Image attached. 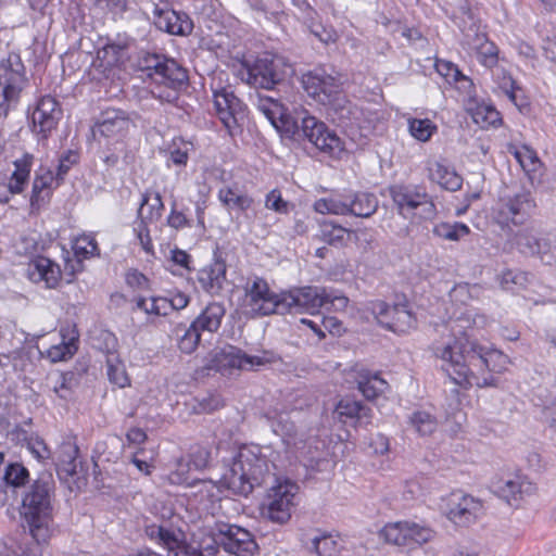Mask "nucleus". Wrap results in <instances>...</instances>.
<instances>
[{
	"instance_id": "obj_1",
	"label": "nucleus",
	"mask_w": 556,
	"mask_h": 556,
	"mask_svg": "<svg viewBox=\"0 0 556 556\" xmlns=\"http://www.w3.org/2000/svg\"><path fill=\"white\" fill-rule=\"evenodd\" d=\"M488 317L473 307H466L446 327L448 332L432 344L434 355L442 361V369L457 386L491 387L493 372L503 371L508 357L501 351L481 345L469 338L467 328H483Z\"/></svg>"
},
{
	"instance_id": "obj_2",
	"label": "nucleus",
	"mask_w": 556,
	"mask_h": 556,
	"mask_svg": "<svg viewBox=\"0 0 556 556\" xmlns=\"http://www.w3.org/2000/svg\"><path fill=\"white\" fill-rule=\"evenodd\" d=\"M147 534L164 544L173 556H215L219 546L237 556H253L257 551L252 534L235 525L220 523L210 535H193L186 542L180 529L166 526H150Z\"/></svg>"
},
{
	"instance_id": "obj_3",
	"label": "nucleus",
	"mask_w": 556,
	"mask_h": 556,
	"mask_svg": "<svg viewBox=\"0 0 556 556\" xmlns=\"http://www.w3.org/2000/svg\"><path fill=\"white\" fill-rule=\"evenodd\" d=\"M54 481L50 473L41 475L29 486L22 501L21 516L35 542L49 541L53 525Z\"/></svg>"
},
{
	"instance_id": "obj_4",
	"label": "nucleus",
	"mask_w": 556,
	"mask_h": 556,
	"mask_svg": "<svg viewBox=\"0 0 556 556\" xmlns=\"http://www.w3.org/2000/svg\"><path fill=\"white\" fill-rule=\"evenodd\" d=\"M273 476L269 462L251 447L240 448L222 477L223 484L236 495L248 496Z\"/></svg>"
},
{
	"instance_id": "obj_5",
	"label": "nucleus",
	"mask_w": 556,
	"mask_h": 556,
	"mask_svg": "<svg viewBox=\"0 0 556 556\" xmlns=\"http://www.w3.org/2000/svg\"><path fill=\"white\" fill-rule=\"evenodd\" d=\"M292 74L293 67L283 56L265 53L247 66L243 80L255 88L271 90Z\"/></svg>"
},
{
	"instance_id": "obj_6",
	"label": "nucleus",
	"mask_w": 556,
	"mask_h": 556,
	"mask_svg": "<svg viewBox=\"0 0 556 556\" xmlns=\"http://www.w3.org/2000/svg\"><path fill=\"white\" fill-rule=\"evenodd\" d=\"M287 137L300 140L306 138L318 150L334 154L343 150L342 141L334 131L329 130L327 125L312 115L301 118V124L290 122L285 128Z\"/></svg>"
},
{
	"instance_id": "obj_7",
	"label": "nucleus",
	"mask_w": 556,
	"mask_h": 556,
	"mask_svg": "<svg viewBox=\"0 0 556 556\" xmlns=\"http://www.w3.org/2000/svg\"><path fill=\"white\" fill-rule=\"evenodd\" d=\"M390 195L399 213L408 218L418 214L421 218L430 219L435 215V205L431 197L415 186H393Z\"/></svg>"
},
{
	"instance_id": "obj_8",
	"label": "nucleus",
	"mask_w": 556,
	"mask_h": 556,
	"mask_svg": "<svg viewBox=\"0 0 556 556\" xmlns=\"http://www.w3.org/2000/svg\"><path fill=\"white\" fill-rule=\"evenodd\" d=\"M282 292L275 294L263 278L256 277L247 283L243 306L252 317L282 314Z\"/></svg>"
},
{
	"instance_id": "obj_9",
	"label": "nucleus",
	"mask_w": 556,
	"mask_h": 556,
	"mask_svg": "<svg viewBox=\"0 0 556 556\" xmlns=\"http://www.w3.org/2000/svg\"><path fill=\"white\" fill-rule=\"evenodd\" d=\"M298 489V485L290 481L271 486L263 504V515L278 525L289 521Z\"/></svg>"
},
{
	"instance_id": "obj_10",
	"label": "nucleus",
	"mask_w": 556,
	"mask_h": 556,
	"mask_svg": "<svg viewBox=\"0 0 556 556\" xmlns=\"http://www.w3.org/2000/svg\"><path fill=\"white\" fill-rule=\"evenodd\" d=\"M216 114L230 136L237 134L245 121V106L230 87L213 89Z\"/></svg>"
},
{
	"instance_id": "obj_11",
	"label": "nucleus",
	"mask_w": 556,
	"mask_h": 556,
	"mask_svg": "<svg viewBox=\"0 0 556 556\" xmlns=\"http://www.w3.org/2000/svg\"><path fill=\"white\" fill-rule=\"evenodd\" d=\"M328 291L325 288L306 286L282 292V315L314 313L327 304Z\"/></svg>"
},
{
	"instance_id": "obj_12",
	"label": "nucleus",
	"mask_w": 556,
	"mask_h": 556,
	"mask_svg": "<svg viewBox=\"0 0 556 556\" xmlns=\"http://www.w3.org/2000/svg\"><path fill=\"white\" fill-rule=\"evenodd\" d=\"M141 68L155 84L185 86L188 75L176 61L157 54H147L141 61Z\"/></svg>"
},
{
	"instance_id": "obj_13",
	"label": "nucleus",
	"mask_w": 556,
	"mask_h": 556,
	"mask_svg": "<svg viewBox=\"0 0 556 556\" xmlns=\"http://www.w3.org/2000/svg\"><path fill=\"white\" fill-rule=\"evenodd\" d=\"M445 514L454 525L468 527L483 515V504L472 495L455 492L447 498Z\"/></svg>"
},
{
	"instance_id": "obj_14",
	"label": "nucleus",
	"mask_w": 556,
	"mask_h": 556,
	"mask_svg": "<svg viewBox=\"0 0 556 556\" xmlns=\"http://www.w3.org/2000/svg\"><path fill=\"white\" fill-rule=\"evenodd\" d=\"M369 309L377 321L391 331L404 333L415 327V318L406 304L390 306L383 301H375L369 304Z\"/></svg>"
},
{
	"instance_id": "obj_15",
	"label": "nucleus",
	"mask_w": 556,
	"mask_h": 556,
	"mask_svg": "<svg viewBox=\"0 0 556 556\" xmlns=\"http://www.w3.org/2000/svg\"><path fill=\"white\" fill-rule=\"evenodd\" d=\"M301 83L307 94L321 104L332 101L341 86L340 79L326 73L324 68L303 74Z\"/></svg>"
},
{
	"instance_id": "obj_16",
	"label": "nucleus",
	"mask_w": 556,
	"mask_h": 556,
	"mask_svg": "<svg viewBox=\"0 0 556 556\" xmlns=\"http://www.w3.org/2000/svg\"><path fill=\"white\" fill-rule=\"evenodd\" d=\"M491 71L495 84L494 92L497 96L506 97L520 113L528 114L530 112V101L522 87L502 65L495 66Z\"/></svg>"
},
{
	"instance_id": "obj_17",
	"label": "nucleus",
	"mask_w": 556,
	"mask_h": 556,
	"mask_svg": "<svg viewBox=\"0 0 556 556\" xmlns=\"http://www.w3.org/2000/svg\"><path fill=\"white\" fill-rule=\"evenodd\" d=\"M494 492L511 506H518L536 493V485L525 476H514L493 482Z\"/></svg>"
},
{
	"instance_id": "obj_18",
	"label": "nucleus",
	"mask_w": 556,
	"mask_h": 556,
	"mask_svg": "<svg viewBox=\"0 0 556 556\" xmlns=\"http://www.w3.org/2000/svg\"><path fill=\"white\" fill-rule=\"evenodd\" d=\"M134 123L129 114L118 109H108L101 113L99 121L96 123L92 132L104 138H122L124 137Z\"/></svg>"
},
{
	"instance_id": "obj_19",
	"label": "nucleus",
	"mask_w": 556,
	"mask_h": 556,
	"mask_svg": "<svg viewBox=\"0 0 556 556\" xmlns=\"http://www.w3.org/2000/svg\"><path fill=\"white\" fill-rule=\"evenodd\" d=\"M61 114V109L54 98L50 96L42 97L31 114L34 132L41 135L42 138H47L56 127Z\"/></svg>"
},
{
	"instance_id": "obj_20",
	"label": "nucleus",
	"mask_w": 556,
	"mask_h": 556,
	"mask_svg": "<svg viewBox=\"0 0 556 556\" xmlns=\"http://www.w3.org/2000/svg\"><path fill=\"white\" fill-rule=\"evenodd\" d=\"M517 249L526 255H536L547 265L556 262V253L551 250L547 239L540 237L533 229L526 228L515 236Z\"/></svg>"
},
{
	"instance_id": "obj_21",
	"label": "nucleus",
	"mask_w": 556,
	"mask_h": 556,
	"mask_svg": "<svg viewBox=\"0 0 556 556\" xmlns=\"http://www.w3.org/2000/svg\"><path fill=\"white\" fill-rule=\"evenodd\" d=\"M27 84L26 68L20 54L11 52L0 60V86L22 93Z\"/></svg>"
},
{
	"instance_id": "obj_22",
	"label": "nucleus",
	"mask_w": 556,
	"mask_h": 556,
	"mask_svg": "<svg viewBox=\"0 0 556 556\" xmlns=\"http://www.w3.org/2000/svg\"><path fill=\"white\" fill-rule=\"evenodd\" d=\"M154 25L163 31L170 35L187 36L193 29V23L185 13H177L167 7H154L153 10Z\"/></svg>"
},
{
	"instance_id": "obj_23",
	"label": "nucleus",
	"mask_w": 556,
	"mask_h": 556,
	"mask_svg": "<svg viewBox=\"0 0 556 556\" xmlns=\"http://www.w3.org/2000/svg\"><path fill=\"white\" fill-rule=\"evenodd\" d=\"M212 362V367L222 372L228 368L252 369L254 366L263 365V358L260 356H250L232 345L216 352Z\"/></svg>"
},
{
	"instance_id": "obj_24",
	"label": "nucleus",
	"mask_w": 556,
	"mask_h": 556,
	"mask_svg": "<svg viewBox=\"0 0 556 556\" xmlns=\"http://www.w3.org/2000/svg\"><path fill=\"white\" fill-rule=\"evenodd\" d=\"M27 276L34 283H42L47 289H54L61 281L62 271L59 264L52 260L38 256L28 263Z\"/></svg>"
},
{
	"instance_id": "obj_25",
	"label": "nucleus",
	"mask_w": 556,
	"mask_h": 556,
	"mask_svg": "<svg viewBox=\"0 0 556 556\" xmlns=\"http://www.w3.org/2000/svg\"><path fill=\"white\" fill-rule=\"evenodd\" d=\"M129 45L127 39L106 43L97 51L92 65L105 74L113 67L124 64L129 59Z\"/></svg>"
},
{
	"instance_id": "obj_26",
	"label": "nucleus",
	"mask_w": 556,
	"mask_h": 556,
	"mask_svg": "<svg viewBox=\"0 0 556 556\" xmlns=\"http://www.w3.org/2000/svg\"><path fill=\"white\" fill-rule=\"evenodd\" d=\"M226 263L219 257L200 269L198 281L202 289L212 295L218 294L226 281Z\"/></svg>"
},
{
	"instance_id": "obj_27",
	"label": "nucleus",
	"mask_w": 556,
	"mask_h": 556,
	"mask_svg": "<svg viewBox=\"0 0 556 556\" xmlns=\"http://www.w3.org/2000/svg\"><path fill=\"white\" fill-rule=\"evenodd\" d=\"M225 314L226 308L223 303L211 302L191 324L201 332L214 333L219 329Z\"/></svg>"
},
{
	"instance_id": "obj_28",
	"label": "nucleus",
	"mask_w": 556,
	"mask_h": 556,
	"mask_svg": "<svg viewBox=\"0 0 556 556\" xmlns=\"http://www.w3.org/2000/svg\"><path fill=\"white\" fill-rule=\"evenodd\" d=\"M428 170L430 180L437 182L447 191H457L463 186L462 176L458 175L452 166L443 162L437 161L431 163Z\"/></svg>"
},
{
	"instance_id": "obj_29",
	"label": "nucleus",
	"mask_w": 556,
	"mask_h": 556,
	"mask_svg": "<svg viewBox=\"0 0 556 556\" xmlns=\"http://www.w3.org/2000/svg\"><path fill=\"white\" fill-rule=\"evenodd\" d=\"M334 413L342 422H346L351 419L355 420V424L359 426L368 425L371 418V409L352 399H342L337 404Z\"/></svg>"
},
{
	"instance_id": "obj_30",
	"label": "nucleus",
	"mask_w": 556,
	"mask_h": 556,
	"mask_svg": "<svg viewBox=\"0 0 556 556\" xmlns=\"http://www.w3.org/2000/svg\"><path fill=\"white\" fill-rule=\"evenodd\" d=\"M534 207V201L529 191L517 193L514 198L507 200L501 210V214L514 224L521 222V218L529 214Z\"/></svg>"
},
{
	"instance_id": "obj_31",
	"label": "nucleus",
	"mask_w": 556,
	"mask_h": 556,
	"mask_svg": "<svg viewBox=\"0 0 556 556\" xmlns=\"http://www.w3.org/2000/svg\"><path fill=\"white\" fill-rule=\"evenodd\" d=\"M78 446L71 439L63 441L56 452L58 473L66 477L76 475L78 467Z\"/></svg>"
},
{
	"instance_id": "obj_32",
	"label": "nucleus",
	"mask_w": 556,
	"mask_h": 556,
	"mask_svg": "<svg viewBox=\"0 0 556 556\" xmlns=\"http://www.w3.org/2000/svg\"><path fill=\"white\" fill-rule=\"evenodd\" d=\"M61 180L49 168L40 167L35 175L30 203L33 206L39 205L50 197L51 190L60 184Z\"/></svg>"
},
{
	"instance_id": "obj_33",
	"label": "nucleus",
	"mask_w": 556,
	"mask_h": 556,
	"mask_svg": "<svg viewBox=\"0 0 556 556\" xmlns=\"http://www.w3.org/2000/svg\"><path fill=\"white\" fill-rule=\"evenodd\" d=\"M34 163V155L24 153L20 159L14 161V172L9 180V191L17 194L24 191L28 185L30 170Z\"/></svg>"
},
{
	"instance_id": "obj_34",
	"label": "nucleus",
	"mask_w": 556,
	"mask_h": 556,
	"mask_svg": "<svg viewBox=\"0 0 556 556\" xmlns=\"http://www.w3.org/2000/svg\"><path fill=\"white\" fill-rule=\"evenodd\" d=\"M256 108L277 129L280 128L278 123L282 124L283 132L285 128L290 125V121L286 116V109L278 100L268 97H258Z\"/></svg>"
},
{
	"instance_id": "obj_35",
	"label": "nucleus",
	"mask_w": 556,
	"mask_h": 556,
	"mask_svg": "<svg viewBox=\"0 0 556 556\" xmlns=\"http://www.w3.org/2000/svg\"><path fill=\"white\" fill-rule=\"evenodd\" d=\"M349 214L367 218L371 216L378 208V200L376 195L367 192H357L348 197Z\"/></svg>"
},
{
	"instance_id": "obj_36",
	"label": "nucleus",
	"mask_w": 556,
	"mask_h": 556,
	"mask_svg": "<svg viewBox=\"0 0 556 556\" xmlns=\"http://www.w3.org/2000/svg\"><path fill=\"white\" fill-rule=\"evenodd\" d=\"M173 336L176 338L178 349L185 354L193 353L201 341V331L192 324L189 327L184 324L176 325Z\"/></svg>"
},
{
	"instance_id": "obj_37",
	"label": "nucleus",
	"mask_w": 556,
	"mask_h": 556,
	"mask_svg": "<svg viewBox=\"0 0 556 556\" xmlns=\"http://www.w3.org/2000/svg\"><path fill=\"white\" fill-rule=\"evenodd\" d=\"M357 384L358 390L368 400L377 397L388 389V383L379 377V375L371 374L367 370L359 372Z\"/></svg>"
},
{
	"instance_id": "obj_38",
	"label": "nucleus",
	"mask_w": 556,
	"mask_h": 556,
	"mask_svg": "<svg viewBox=\"0 0 556 556\" xmlns=\"http://www.w3.org/2000/svg\"><path fill=\"white\" fill-rule=\"evenodd\" d=\"M470 112L473 122L481 128L496 127L502 123L501 113L491 103H477Z\"/></svg>"
},
{
	"instance_id": "obj_39",
	"label": "nucleus",
	"mask_w": 556,
	"mask_h": 556,
	"mask_svg": "<svg viewBox=\"0 0 556 556\" xmlns=\"http://www.w3.org/2000/svg\"><path fill=\"white\" fill-rule=\"evenodd\" d=\"M305 547L317 556H336L339 553V544L330 534L320 533L305 541Z\"/></svg>"
},
{
	"instance_id": "obj_40",
	"label": "nucleus",
	"mask_w": 556,
	"mask_h": 556,
	"mask_svg": "<svg viewBox=\"0 0 556 556\" xmlns=\"http://www.w3.org/2000/svg\"><path fill=\"white\" fill-rule=\"evenodd\" d=\"M508 151L515 156L527 175L531 176V174H535L540 169L541 161L536 152L529 147L511 146L508 148Z\"/></svg>"
},
{
	"instance_id": "obj_41",
	"label": "nucleus",
	"mask_w": 556,
	"mask_h": 556,
	"mask_svg": "<svg viewBox=\"0 0 556 556\" xmlns=\"http://www.w3.org/2000/svg\"><path fill=\"white\" fill-rule=\"evenodd\" d=\"M164 204L159 192H147L143 194L138 214L141 220H156L162 216Z\"/></svg>"
},
{
	"instance_id": "obj_42",
	"label": "nucleus",
	"mask_w": 556,
	"mask_h": 556,
	"mask_svg": "<svg viewBox=\"0 0 556 556\" xmlns=\"http://www.w3.org/2000/svg\"><path fill=\"white\" fill-rule=\"evenodd\" d=\"M219 201L228 208L247 211L251 207L253 199L241 193L237 188L223 187L218 191Z\"/></svg>"
},
{
	"instance_id": "obj_43",
	"label": "nucleus",
	"mask_w": 556,
	"mask_h": 556,
	"mask_svg": "<svg viewBox=\"0 0 556 556\" xmlns=\"http://www.w3.org/2000/svg\"><path fill=\"white\" fill-rule=\"evenodd\" d=\"M106 375L110 382L119 388L129 386V378L125 366L119 357L114 353H110L106 356Z\"/></svg>"
},
{
	"instance_id": "obj_44",
	"label": "nucleus",
	"mask_w": 556,
	"mask_h": 556,
	"mask_svg": "<svg viewBox=\"0 0 556 556\" xmlns=\"http://www.w3.org/2000/svg\"><path fill=\"white\" fill-rule=\"evenodd\" d=\"M434 535V532L422 525L406 521V543L405 546L414 547L417 545L429 542Z\"/></svg>"
},
{
	"instance_id": "obj_45",
	"label": "nucleus",
	"mask_w": 556,
	"mask_h": 556,
	"mask_svg": "<svg viewBox=\"0 0 556 556\" xmlns=\"http://www.w3.org/2000/svg\"><path fill=\"white\" fill-rule=\"evenodd\" d=\"M73 250L76 257V264L81 267V261L91 257L98 253V244L93 237L83 235L75 239Z\"/></svg>"
},
{
	"instance_id": "obj_46",
	"label": "nucleus",
	"mask_w": 556,
	"mask_h": 556,
	"mask_svg": "<svg viewBox=\"0 0 556 556\" xmlns=\"http://www.w3.org/2000/svg\"><path fill=\"white\" fill-rule=\"evenodd\" d=\"M350 237V231L333 223H324L320 229V238L331 245H343Z\"/></svg>"
},
{
	"instance_id": "obj_47",
	"label": "nucleus",
	"mask_w": 556,
	"mask_h": 556,
	"mask_svg": "<svg viewBox=\"0 0 556 556\" xmlns=\"http://www.w3.org/2000/svg\"><path fill=\"white\" fill-rule=\"evenodd\" d=\"M314 210L320 214L349 215L348 198L337 197L319 199L314 203Z\"/></svg>"
},
{
	"instance_id": "obj_48",
	"label": "nucleus",
	"mask_w": 556,
	"mask_h": 556,
	"mask_svg": "<svg viewBox=\"0 0 556 556\" xmlns=\"http://www.w3.org/2000/svg\"><path fill=\"white\" fill-rule=\"evenodd\" d=\"M498 281L503 289L516 291L527 286L529 275L520 270L506 269L500 275Z\"/></svg>"
},
{
	"instance_id": "obj_49",
	"label": "nucleus",
	"mask_w": 556,
	"mask_h": 556,
	"mask_svg": "<svg viewBox=\"0 0 556 556\" xmlns=\"http://www.w3.org/2000/svg\"><path fill=\"white\" fill-rule=\"evenodd\" d=\"M136 306L148 315L167 316L169 314L167 298H151L149 302L143 298H138Z\"/></svg>"
},
{
	"instance_id": "obj_50",
	"label": "nucleus",
	"mask_w": 556,
	"mask_h": 556,
	"mask_svg": "<svg viewBox=\"0 0 556 556\" xmlns=\"http://www.w3.org/2000/svg\"><path fill=\"white\" fill-rule=\"evenodd\" d=\"M408 130L415 139L426 142L437 130V126L428 118H410L408 119Z\"/></svg>"
},
{
	"instance_id": "obj_51",
	"label": "nucleus",
	"mask_w": 556,
	"mask_h": 556,
	"mask_svg": "<svg viewBox=\"0 0 556 556\" xmlns=\"http://www.w3.org/2000/svg\"><path fill=\"white\" fill-rule=\"evenodd\" d=\"M381 536L388 543L405 546L406 543V521H399L384 526L381 530Z\"/></svg>"
},
{
	"instance_id": "obj_52",
	"label": "nucleus",
	"mask_w": 556,
	"mask_h": 556,
	"mask_svg": "<svg viewBox=\"0 0 556 556\" xmlns=\"http://www.w3.org/2000/svg\"><path fill=\"white\" fill-rule=\"evenodd\" d=\"M435 235L439 237L451 240V241H457L464 236H467L469 233V228L467 225L463 223H455V224H447L442 223L434 228Z\"/></svg>"
},
{
	"instance_id": "obj_53",
	"label": "nucleus",
	"mask_w": 556,
	"mask_h": 556,
	"mask_svg": "<svg viewBox=\"0 0 556 556\" xmlns=\"http://www.w3.org/2000/svg\"><path fill=\"white\" fill-rule=\"evenodd\" d=\"M410 424L421 435L431 434L438 426L437 419L427 412H415L410 417Z\"/></svg>"
},
{
	"instance_id": "obj_54",
	"label": "nucleus",
	"mask_w": 556,
	"mask_h": 556,
	"mask_svg": "<svg viewBox=\"0 0 556 556\" xmlns=\"http://www.w3.org/2000/svg\"><path fill=\"white\" fill-rule=\"evenodd\" d=\"M73 378V372H58L49 377V382L52 383L53 392L59 397L66 400L71 395Z\"/></svg>"
},
{
	"instance_id": "obj_55",
	"label": "nucleus",
	"mask_w": 556,
	"mask_h": 556,
	"mask_svg": "<svg viewBox=\"0 0 556 556\" xmlns=\"http://www.w3.org/2000/svg\"><path fill=\"white\" fill-rule=\"evenodd\" d=\"M76 350V339L72 337L67 342L63 340L60 344L51 346L48 350V357L54 363L65 361L72 357Z\"/></svg>"
},
{
	"instance_id": "obj_56",
	"label": "nucleus",
	"mask_w": 556,
	"mask_h": 556,
	"mask_svg": "<svg viewBox=\"0 0 556 556\" xmlns=\"http://www.w3.org/2000/svg\"><path fill=\"white\" fill-rule=\"evenodd\" d=\"M211 450L208 446L194 445L190 448L189 460L186 466H193L197 470H202L207 467L211 460Z\"/></svg>"
},
{
	"instance_id": "obj_57",
	"label": "nucleus",
	"mask_w": 556,
	"mask_h": 556,
	"mask_svg": "<svg viewBox=\"0 0 556 556\" xmlns=\"http://www.w3.org/2000/svg\"><path fill=\"white\" fill-rule=\"evenodd\" d=\"M325 105L330 106V109L338 115V118L341 123L350 119L351 115L353 114L351 103L341 93V86L339 87L338 93L332 97V101L327 102Z\"/></svg>"
},
{
	"instance_id": "obj_58",
	"label": "nucleus",
	"mask_w": 556,
	"mask_h": 556,
	"mask_svg": "<svg viewBox=\"0 0 556 556\" xmlns=\"http://www.w3.org/2000/svg\"><path fill=\"white\" fill-rule=\"evenodd\" d=\"M498 50L496 46L492 42L485 40L484 43H481L478 50V60L485 67L492 70L495 66H498Z\"/></svg>"
},
{
	"instance_id": "obj_59",
	"label": "nucleus",
	"mask_w": 556,
	"mask_h": 556,
	"mask_svg": "<svg viewBox=\"0 0 556 556\" xmlns=\"http://www.w3.org/2000/svg\"><path fill=\"white\" fill-rule=\"evenodd\" d=\"M28 476V470L24 466L12 464L7 468L4 479L10 485L22 486L26 483Z\"/></svg>"
},
{
	"instance_id": "obj_60",
	"label": "nucleus",
	"mask_w": 556,
	"mask_h": 556,
	"mask_svg": "<svg viewBox=\"0 0 556 556\" xmlns=\"http://www.w3.org/2000/svg\"><path fill=\"white\" fill-rule=\"evenodd\" d=\"M265 207L278 214H288L290 203L282 199L281 192L278 189H273L266 194Z\"/></svg>"
},
{
	"instance_id": "obj_61",
	"label": "nucleus",
	"mask_w": 556,
	"mask_h": 556,
	"mask_svg": "<svg viewBox=\"0 0 556 556\" xmlns=\"http://www.w3.org/2000/svg\"><path fill=\"white\" fill-rule=\"evenodd\" d=\"M21 98V93L0 86V119L7 117L8 113L14 108Z\"/></svg>"
},
{
	"instance_id": "obj_62",
	"label": "nucleus",
	"mask_w": 556,
	"mask_h": 556,
	"mask_svg": "<svg viewBox=\"0 0 556 556\" xmlns=\"http://www.w3.org/2000/svg\"><path fill=\"white\" fill-rule=\"evenodd\" d=\"M182 86L155 84V87L151 90L152 96L159 99L161 102L174 103L178 99V90Z\"/></svg>"
},
{
	"instance_id": "obj_63",
	"label": "nucleus",
	"mask_w": 556,
	"mask_h": 556,
	"mask_svg": "<svg viewBox=\"0 0 556 556\" xmlns=\"http://www.w3.org/2000/svg\"><path fill=\"white\" fill-rule=\"evenodd\" d=\"M78 153L72 150L66 151L59 159V165L56 170V179L63 180L64 176L68 173L71 167L78 162Z\"/></svg>"
},
{
	"instance_id": "obj_64",
	"label": "nucleus",
	"mask_w": 556,
	"mask_h": 556,
	"mask_svg": "<svg viewBox=\"0 0 556 556\" xmlns=\"http://www.w3.org/2000/svg\"><path fill=\"white\" fill-rule=\"evenodd\" d=\"M190 144L181 141L180 146L174 142L173 148L169 150V161L177 166H185L188 162V154Z\"/></svg>"
}]
</instances>
